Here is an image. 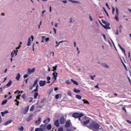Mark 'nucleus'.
<instances>
[{
    "instance_id": "nucleus-1",
    "label": "nucleus",
    "mask_w": 131,
    "mask_h": 131,
    "mask_svg": "<svg viewBox=\"0 0 131 131\" xmlns=\"http://www.w3.org/2000/svg\"><path fill=\"white\" fill-rule=\"evenodd\" d=\"M89 128L93 129V130L94 129H99L100 128V125L98 123L93 122L90 124Z\"/></svg>"
},
{
    "instance_id": "nucleus-2",
    "label": "nucleus",
    "mask_w": 131,
    "mask_h": 131,
    "mask_svg": "<svg viewBox=\"0 0 131 131\" xmlns=\"http://www.w3.org/2000/svg\"><path fill=\"white\" fill-rule=\"evenodd\" d=\"M83 115L82 113H74L72 114V117H74V118H78V120L80 121H81V117H83Z\"/></svg>"
},
{
    "instance_id": "nucleus-3",
    "label": "nucleus",
    "mask_w": 131,
    "mask_h": 131,
    "mask_svg": "<svg viewBox=\"0 0 131 131\" xmlns=\"http://www.w3.org/2000/svg\"><path fill=\"white\" fill-rule=\"evenodd\" d=\"M116 15L115 16V19L116 21H119V18H118V14H119V11H118V8L117 7L116 8Z\"/></svg>"
},
{
    "instance_id": "nucleus-4",
    "label": "nucleus",
    "mask_w": 131,
    "mask_h": 131,
    "mask_svg": "<svg viewBox=\"0 0 131 131\" xmlns=\"http://www.w3.org/2000/svg\"><path fill=\"white\" fill-rule=\"evenodd\" d=\"M38 82V79H37L34 82V84H33V85L30 86V88H29L30 91H32V90H33V88H34V86H35V85L37 84Z\"/></svg>"
},
{
    "instance_id": "nucleus-5",
    "label": "nucleus",
    "mask_w": 131,
    "mask_h": 131,
    "mask_svg": "<svg viewBox=\"0 0 131 131\" xmlns=\"http://www.w3.org/2000/svg\"><path fill=\"white\" fill-rule=\"evenodd\" d=\"M81 123L82 125H86V124H89V123H90L91 120L88 119L86 120V121H83L82 122V120H81Z\"/></svg>"
},
{
    "instance_id": "nucleus-6",
    "label": "nucleus",
    "mask_w": 131,
    "mask_h": 131,
    "mask_svg": "<svg viewBox=\"0 0 131 131\" xmlns=\"http://www.w3.org/2000/svg\"><path fill=\"white\" fill-rule=\"evenodd\" d=\"M52 75L53 76V79H54V81H56V80H57V77H58V73L56 72V71H54Z\"/></svg>"
},
{
    "instance_id": "nucleus-7",
    "label": "nucleus",
    "mask_w": 131,
    "mask_h": 131,
    "mask_svg": "<svg viewBox=\"0 0 131 131\" xmlns=\"http://www.w3.org/2000/svg\"><path fill=\"white\" fill-rule=\"evenodd\" d=\"M39 84L40 86H45L47 84V81L46 80H40L39 82Z\"/></svg>"
},
{
    "instance_id": "nucleus-8",
    "label": "nucleus",
    "mask_w": 131,
    "mask_h": 131,
    "mask_svg": "<svg viewBox=\"0 0 131 131\" xmlns=\"http://www.w3.org/2000/svg\"><path fill=\"white\" fill-rule=\"evenodd\" d=\"M41 123V118H39L37 120H36L35 122V125H39Z\"/></svg>"
},
{
    "instance_id": "nucleus-9",
    "label": "nucleus",
    "mask_w": 131,
    "mask_h": 131,
    "mask_svg": "<svg viewBox=\"0 0 131 131\" xmlns=\"http://www.w3.org/2000/svg\"><path fill=\"white\" fill-rule=\"evenodd\" d=\"M28 111H29V106H28L27 107H26L24 109V110L23 111V114H26L27 113V112H28Z\"/></svg>"
},
{
    "instance_id": "nucleus-10",
    "label": "nucleus",
    "mask_w": 131,
    "mask_h": 131,
    "mask_svg": "<svg viewBox=\"0 0 131 131\" xmlns=\"http://www.w3.org/2000/svg\"><path fill=\"white\" fill-rule=\"evenodd\" d=\"M65 118H64V117H61L59 120L60 124H64L65 123Z\"/></svg>"
},
{
    "instance_id": "nucleus-11",
    "label": "nucleus",
    "mask_w": 131,
    "mask_h": 131,
    "mask_svg": "<svg viewBox=\"0 0 131 131\" xmlns=\"http://www.w3.org/2000/svg\"><path fill=\"white\" fill-rule=\"evenodd\" d=\"M9 113V111L8 110H6L4 112H2L1 114H2V117H5V114H8Z\"/></svg>"
},
{
    "instance_id": "nucleus-12",
    "label": "nucleus",
    "mask_w": 131,
    "mask_h": 131,
    "mask_svg": "<svg viewBox=\"0 0 131 131\" xmlns=\"http://www.w3.org/2000/svg\"><path fill=\"white\" fill-rule=\"evenodd\" d=\"M54 125L56 126L57 127H59L60 126V123L59 122V120H55L54 122Z\"/></svg>"
},
{
    "instance_id": "nucleus-13",
    "label": "nucleus",
    "mask_w": 131,
    "mask_h": 131,
    "mask_svg": "<svg viewBox=\"0 0 131 131\" xmlns=\"http://www.w3.org/2000/svg\"><path fill=\"white\" fill-rule=\"evenodd\" d=\"M51 121V119L50 118H48L46 119H45L43 122V123H45V124H48V123H49V122Z\"/></svg>"
},
{
    "instance_id": "nucleus-14",
    "label": "nucleus",
    "mask_w": 131,
    "mask_h": 131,
    "mask_svg": "<svg viewBox=\"0 0 131 131\" xmlns=\"http://www.w3.org/2000/svg\"><path fill=\"white\" fill-rule=\"evenodd\" d=\"M28 71L30 74H31V73H33V72H34V71H35V68H34L32 69V70L30 69H28Z\"/></svg>"
},
{
    "instance_id": "nucleus-15",
    "label": "nucleus",
    "mask_w": 131,
    "mask_h": 131,
    "mask_svg": "<svg viewBox=\"0 0 131 131\" xmlns=\"http://www.w3.org/2000/svg\"><path fill=\"white\" fill-rule=\"evenodd\" d=\"M102 23H103V24H105V25H106V26H110V24L108 23L107 21H105V20L102 19Z\"/></svg>"
},
{
    "instance_id": "nucleus-16",
    "label": "nucleus",
    "mask_w": 131,
    "mask_h": 131,
    "mask_svg": "<svg viewBox=\"0 0 131 131\" xmlns=\"http://www.w3.org/2000/svg\"><path fill=\"white\" fill-rule=\"evenodd\" d=\"M11 122H13V120H8V121H6V122L4 123V125L7 126V125H8V124H10V123H11Z\"/></svg>"
},
{
    "instance_id": "nucleus-17",
    "label": "nucleus",
    "mask_w": 131,
    "mask_h": 131,
    "mask_svg": "<svg viewBox=\"0 0 131 131\" xmlns=\"http://www.w3.org/2000/svg\"><path fill=\"white\" fill-rule=\"evenodd\" d=\"M65 127H70V122L68 121L66 122Z\"/></svg>"
},
{
    "instance_id": "nucleus-18",
    "label": "nucleus",
    "mask_w": 131,
    "mask_h": 131,
    "mask_svg": "<svg viewBox=\"0 0 131 131\" xmlns=\"http://www.w3.org/2000/svg\"><path fill=\"white\" fill-rule=\"evenodd\" d=\"M20 77H21V75H20V73H18L17 74V76H16V80H20Z\"/></svg>"
},
{
    "instance_id": "nucleus-19",
    "label": "nucleus",
    "mask_w": 131,
    "mask_h": 131,
    "mask_svg": "<svg viewBox=\"0 0 131 131\" xmlns=\"http://www.w3.org/2000/svg\"><path fill=\"white\" fill-rule=\"evenodd\" d=\"M63 41H64L63 40L60 41L59 43L57 42V41H56V45L55 46V48H58V47H59V46L60 45V43H61V42H63Z\"/></svg>"
},
{
    "instance_id": "nucleus-20",
    "label": "nucleus",
    "mask_w": 131,
    "mask_h": 131,
    "mask_svg": "<svg viewBox=\"0 0 131 131\" xmlns=\"http://www.w3.org/2000/svg\"><path fill=\"white\" fill-rule=\"evenodd\" d=\"M37 97H38V93L35 92L34 94V99H37Z\"/></svg>"
},
{
    "instance_id": "nucleus-21",
    "label": "nucleus",
    "mask_w": 131,
    "mask_h": 131,
    "mask_svg": "<svg viewBox=\"0 0 131 131\" xmlns=\"http://www.w3.org/2000/svg\"><path fill=\"white\" fill-rule=\"evenodd\" d=\"M60 96L62 97V94H57L55 95V99H56V100H58V99H59V97Z\"/></svg>"
},
{
    "instance_id": "nucleus-22",
    "label": "nucleus",
    "mask_w": 131,
    "mask_h": 131,
    "mask_svg": "<svg viewBox=\"0 0 131 131\" xmlns=\"http://www.w3.org/2000/svg\"><path fill=\"white\" fill-rule=\"evenodd\" d=\"M74 93H76V94H78L80 93V91L79 90H77L76 89H74L73 90Z\"/></svg>"
},
{
    "instance_id": "nucleus-23",
    "label": "nucleus",
    "mask_w": 131,
    "mask_h": 131,
    "mask_svg": "<svg viewBox=\"0 0 131 131\" xmlns=\"http://www.w3.org/2000/svg\"><path fill=\"white\" fill-rule=\"evenodd\" d=\"M11 84H12V80H9L8 83L6 84L7 88H9Z\"/></svg>"
},
{
    "instance_id": "nucleus-24",
    "label": "nucleus",
    "mask_w": 131,
    "mask_h": 131,
    "mask_svg": "<svg viewBox=\"0 0 131 131\" xmlns=\"http://www.w3.org/2000/svg\"><path fill=\"white\" fill-rule=\"evenodd\" d=\"M71 81L73 82L74 84H75L76 85H78V82H76V81L73 80V79H72Z\"/></svg>"
},
{
    "instance_id": "nucleus-25",
    "label": "nucleus",
    "mask_w": 131,
    "mask_h": 131,
    "mask_svg": "<svg viewBox=\"0 0 131 131\" xmlns=\"http://www.w3.org/2000/svg\"><path fill=\"white\" fill-rule=\"evenodd\" d=\"M27 99L28 100L29 103H31L32 101H33V98L32 97L28 98Z\"/></svg>"
},
{
    "instance_id": "nucleus-26",
    "label": "nucleus",
    "mask_w": 131,
    "mask_h": 131,
    "mask_svg": "<svg viewBox=\"0 0 131 131\" xmlns=\"http://www.w3.org/2000/svg\"><path fill=\"white\" fill-rule=\"evenodd\" d=\"M31 43V38H29L28 42V43H27L28 47H29L30 46Z\"/></svg>"
},
{
    "instance_id": "nucleus-27",
    "label": "nucleus",
    "mask_w": 131,
    "mask_h": 131,
    "mask_svg": "<svg viewBox=\"0 0 131 131\" xmlns=\"http://www.w3.org/2000/svg\"><path fill=\"white\" fill-rule=\"evenodd\" d=\"M7 102H8V100L5 99V100L3 101V102H2L1 104H2V105H6V104H7Z\"/></svg>"
},
{
    "instance_id": "nucleus-28",
    "label": "nucleus",
    "mask_w": 131,
    "mask_h": 131,
    "mask_svg": "<svg viewBox=\"0 0 131 131\" xmlns=\"http://www.w3.org/2000/svg\"><path fill=\"white\" fill-rule=\"evenodd\" d=\"M76 99H78V100H81V98L82 97L80 95H76Z\"/></svg>"
},
{
    "instance_id": "nucleus-29",
    "label": "nucleus",
    "mask_w": 131,
    "mask_h": 131,
    "mask_svg": "<svg viewBox=\"0 0 131 131\" xmlns=\"http://www.w3.org/2000/svg\"><path fill=\"white\" fill-rule=\"evenodd\" d=\"M102 65L105 68H107V69L109 68V66H108V64L106 63H102Z\"/></svg>"
},
{
    "instance_id": "nucleus-30",
    "label": "nucleus",
    "mask_w": 131,
    "mask_h": 131,
    "mask_svg": "<svg viewBox=\"0 0 131 131\" xmlns=\"http://www.w3.org/2000/svg\"><path fill=\"white\" fill-rule=\"evenodd\" d=\"M47 129H48V130H50V129H52V125L51 124H49L47 126Z\"/></svg>"
},
{
    "instance_id": "nucleus-31",
    "label": "nucleus",
    "mask_w": 131,
    "mask_h": 131,
    "mask_svg": "<svg viewBox=\"0 0 131 131\" xmlns=\"http://www.w3.org/2000/svg\"><path fill=\"white\" fill-rule=\"evenodd\" d=\"M34 107L35 106L34 105H32L30 107V111L31 112L32 111H34Z\"/></svg>"
},
{
    "instance_id": "nucleus-32",
    "label": "nucleus",
    "mask_w": 131,
    "mask_h": 131,
    "mask_svg": "<svg viewBox=\"0 0 131 131\" xmlns=\"http://www.w3.org/2000/svg\"><path fill=\"white\" fill-rule=\"evenodd\" d=\"M47 83H51V81H50L51 80V77H47Z\"/></svg>"
},
{
    "instance_id": "nucleus-33",
    "label": "nucleus",
    "mask_w": 131,
    "mask_h": 131,
    "mask_svg": "<svg viewBox=\"0 0 131 131\" xmlns=\"http://www.w3.org/2000/svg\"><path fill=\"white\" fill-rule=\"evenodd\" d=\"M67 94L68 95V96H69L70 97L72 96V94H71V91H68Z\"/></svg>"
},
{
    "instance_id": "nucleus-34",
    "label": "nucleus",
    "mask_w": 131,
    "mask_h": 131,
    "mask_svg": "<svg viewBox=\"0 0 131 131\" xmlns=\"http://www.w3.org/2000/svg\"><path fill=\"white\" fill-rule=\"evenodd\" d=\"M70 2L73 3V4H79V2H78V1H73V0H70Z\"/></svg>"
},
{
    "instance_id": "nucleus-35",
    "label": "nucleus",
    "mask_w": 131,
    "mask_h": 131,
    "mask_svg": "<svg viewBox=\"0 0 131 131\" xmlns=\"http://www.w3.org/2000/svg\"><path fill=\"white\" fill-rule=\"evenodd\" d=\"M35 131H43V129L40 128H36Z\"/></svg>"
},
{
    "instance_id": "nucleus-36",
    "label": "nucleus",
    "mask_w": 131,
    "mask_h": 131,
    "mask_svg": "<svg viewBox=\"0 0 131 131\" xmlns=\"http://www.w3.org/2000/svg\"><path fill=\"white\" fill-rule=\"evenodd\" d=\"M83 102H84V104H90V102H89V101H88L86 99H83Z\"/></svg>"
},
{
    "instance_id": "nucleus-37",
    "label": "nucleus",
    "mask_w": 131,
    "mask_h": 131,
    "mask_svg": "<svg viewBox=\"0 0 131 131\" xmlns=\"http://www.w3.org/2000/svg\"><path fill=\"white\" fill-rule=\"evenodd\" d=\"M21 98H23L24 100H26V98H27V96H26V94H23L21 96Z\"/></svg>"
},
{
    "instance_id": "nucleus-38",
    "label": "nucleus",
    "mask_w": 131,
    "mask_h": 131,
    "mask_svg": "<svg viewBox=\"0 0 131 131\" xmlns=\"http://www.w3.org/2000/svg\"><path fill=\"white\" fill-rule=\"evenodd\" d=\"M38 92V89L36 88L35 89L33 90L32 93H37Z\"/></svg>"
},
{
    "instance_id": "nucleus-39",
    "label": "nucleus",
    "mask_w": 131,
    "mask_h": 131,
    "mask_svg": "<svg viewBox=\"0 0 131 131\" xmlns=\"http://www.w3.org/2000/svg\"><path fill=\"white\" fill-rule=\"evenodd\" d=\"M18 129L20 131H23L24 130V127L23 126H21L20 127L18 128Z\"/></svg>"
},
{
    "instance_id": "nucleus-40",
    "label": "nucleus",
    "mask_w": 131,
    "mask_h": 131,
    "mask_svg": "<svg viewBox=\"0 0 131 131\" xmlns=\"http://www.w3.org/2000/svg\"><path fill=\"white\" fill-rule=\"evenodd\" d=\"M102 26L104 27V28L105 29H111V28L108 27V26H107V25H106V26L102 25Z\"/></svg>"
},
{
    "instance_id": "nucleus-41",
    "label": "nucleus",
    "mask_w": 131,
    "mask_h": 131,
    "mask_svg": "<svg viewBox=\"0 0 131 131\" xmlns=\"http://www.w3.org/2000/svg\"><path fill=\"white\" fill-rule=\"evenodd\" d=\"M15 102H16V103H15V105H16V106H19V104H20V102L17 100V99L15 100Z\"/></svg>"
},
{
    "instance_id": "nucleus-42",
    "label": "nucleus",
    "mask_w": 131,
    "mask_h": 131,
    "mask_svg": "<svg viewBox=\"0 0 131 131\" xmlns=\"http://www.w3.org/2000/svg\"><path fill=\"white\" fill-rule=\"evenodd\" d=\"M15 53H16V51H14V52H12L11 54V57L13 58L14 57V55H15Z\"/></svg>"
},
{
    "instance_id": "nucleus-43",
    "label": "nucleus",
    "mask_w": 131,
    "mask_h": 131,
    "mask_svg": "<svg viewBox=\"0 0 131 131\" xmlns=\"http://www.w3.org/2000/svg\"><path fill=\"white\" fill-rule=\"evenodd\" d=\"M121 50L122 52H123V53L124 54V55H125V50H124V49H123V48H121Z\"/></svg>"
},
{
    "instance_id": "nucleus-44",
    "label": "nucleus",
    "mask_w": 131,
    "mask_h": 131,
    "mask_svg": "<svg viewBox=\"0 0 131 131\" xmlns=\"http://www.w3.org/2000/svg\"><path fill=\"white\" fill-rule=\"evenodd\" d=\"M114 12H115V8L114 7H112V14L114 15Z\"/></svg>"
},
{
    "instance_id": "nucleus-45",
    "label": "nucleus",
    "mask_w": 131,
    "mask_h": 131,
    "mask_svg": "<svg viewBox=\"0 0 131 131\" xmlns=\"http://www.w3.org/2000/svg\"><path fill=\"white\" fill-rule=\"evenodd\" d=\"M66 83L67 84H71V81H70V80H67Z\"/></svg>"
},
{
    "instance_id": "nucleus-46",
    "label": "nucleus",
    "mask_w": 131,
    "mask_h": 131,
    "mask_svg": "<svg viewBox=\"0 0 131 131\" xmlns=\"http://www.w3.org/2000/svg\"><path fill=\"white\" fill-rule=\"evenodd\" d=\"M53 71H56V70H57V66H56L55 67H53Z\"/></svg>"
},
{
    "instance_id": "nucleus-47",
    "label": "nucleus",
    "mask_w": 131,
    "mask_h": 131,
    "mask_svg": "<svg viewBox=\"0 0 131 131\" xmlns=\"http://www.w3.org/2000/svg\"><path fill=\"white\" fill-rule=\"evenodd\" d=\"M33 116V114H30L29 116V118L31 119V118Z\"/></svg>"
},
{
    "instance_id": "nucleus-48",
    "label": "nucleus",
    "mask_w": 131,
    "mask_h": 131,
    "mask_svg": "<svg viewBox=\"0 0 131 131\" xmlns=\"http://www.w3.org/2000/svg\"><path fill=\"white\" fill-rule=\"evenodd\" d=\"M20 97H21V95H17V96H16V99H17V100H20Z\"/></svg>"
},
{
    "instance_id": "nucleus-49",
    "label": "nucleus",
    "mask_w": 131,
    "mask_h": 131,
    "mask_svg": "<svg viewBox=\"0 0 131 131\" xmlns=\"http://www.w3.org/2000/svg\"><path fill=\"white\" fill-rule=\"evenodd\" d=\"M58 131H63V127H60L58 128Z\"/></svg>"
},
{
    "instance_id": "nucleus-50",
    "label": "nucleus",
    "mask_w": 131,
    "mask_h": 131,
    "mask_svg": "<svg viewBox=\"0 0 131 131\" xmlns=\"http://www.w3.org/2000/svg\"><path fill=\"white\" fill-rule=\"evenodd\" d=\"M20 92L19 91V90H16V92H14V94H20Z\"/></svg>"
},
{
    "instance_id": "nucleus-51",
    "label": "nucleus",
    "mask_w": 131,
    "mask_h": 131,
    "mask_svg": "<svg viewBox=\"0 0 131 131\" xmlns=\"http://www.w3.org/2000/svg\"><path fill=\"white\" fill-rule=\"evenodd\" d=\"M49 40H50V38H46L45 39V41H46V42H48V41H49Z\"/></svg>"
},
{
    "instance_id": "nucleus-52",
    "label": "nucleus",
    "mask_w": 131,
    "mask_h": 131,
    "mask_svg": "<svg viewBox=\"0 0 131 131\" xmlns=\"http://www.w3.org/2000/svg\"><path fill=\"white\" fill-rule=\"evenodd\" d=\"M27 77H28V74H26L24 76V78H27Z\"/></svg>"
},
{
    "instance_id": "nucleus-53",
    "label": "nucleus",
    "mask_w": 131,
    "mask_h": 131,
    "mask_svg": "<svg viewBox=\"0 0 131 131\" xmlns=\"http://www.w3.org/2000/svg\"><path fill=\"white\" fill-rule=\"evenodd\" d=\"M31 38H32V41H33V39H34V37H33V35L31 36Z\"/></svg>"
},
{
    "instance_id": "nucleus-54",
    "label": "nucleus",
    "mask_w": 131,
    "mask_h": 131,
    "mask_svg": "<svg viewBox=\"0 0 131 131\" xmlns=\"http://www.w3.org/2000/svg\"><path fill=\"white\" fill-rule=\"evenodd\" d=\"M126 122H127L128 123H129V124H131V121H129V120H126Z\"/></svg>"
},
{
    "instance_id": "nucleus-55",
    "label": "nucleus",
    "mask_w": 131,
    "mask_h": 131,
    "mask_svg": "<svg viewBox=\"0 0 131 131\" xmlns=\"http://www.w3.org/2000/svg\"><path fill=\"white\" fill-rule=\"evenodd\" d=\"M102 36L104 38V39H106V36L105 35V34H102Z\"/></svg>"
},
{
    "instance_id": "nucleus-56",
    "label": "nucleus",
    "mask_w": 131,
    "mask_h": 131,
    "mask_svg": "<svg viewBox=\"0 0 131 131\" xmlns=\"http://www.w3.org/2000/svg\"><path fill=\"white\" fill-rule=\"evenodd\" d=\"M90 77H91L92 80H94L95 79V78H94V76H90Z\"/></svg>"
},
{
    "instance_id": "nucleus-57",
    "label": "nucleus",
    "mask_w": 131,
    "mask_h": 131,
    "mask_svg": "<svg viewBox=\"0 0 131 131\" xmlns=\"http://www.w3.org/2000/svg\"><path fill=\"white\" fill-rule=\"evenodd\" d=\"M45 101H46V99H42L41 100V103H44V102H45Z\"/></svg>"
},
{
    "instance_id": "nucleus-58",
    "label": "nucleus",
    "mask_w": 131,
    "mask_h": 131,
    "mask_svg": "<svg viewBox=\"0 0 131 131\" xmlns=\"http://www.w3.org/2000/svg\"><path fill=\"white\" fill-rule=\"evenodd\" d=\"M90 21H93V17H92L91 16H90Z\"/></svg>"
},
{
    "instance_id": "nucleus-59",
    "label": "nucleus",
    "mask_w": 131,
    "mask_h": 131,
    "mask_svg": "<svg viewBox=\"0 0 131 131\" xmlns=\"http://www.w3.org/2000/svg\"><path fill=\"white\" fill-rule=\"evenodd\" d=\"M103 11L105 13H107V11L106 10V9H105V8H103Z\"/></svg>"
},
{
    "instance_id": "nucleus-60",
    "label": "nucleus",
    "mask_w": 131,
    "mask_h": 131,
    "mask_svg": "<svg viewBox=\"0 0 131 131\" xmlns=\"http://www.w3.org/2000/svg\"><path fill=\"white\" fill-rule=\"evenodd\" d=\"M53 30L54 31L55 34H56V33L57 32V30H56V29L55 28H53Z\"/></svg>"
},
{
    "instance_id": "nucleus-61",
    "label": "nucleus",
    "mask_w": 131,
    "mask_h": 131,
    "mask_svg": "<svg viewBox=\"0 0 131 131\" xmlns=\"http://www.w3.org/2000/svg\"><path fill=\"white\" fill-rule=\"evenodd\" d=\"M88 118V117H84L82 119L84 120H86V119Z\"/></svg>"
},
{
    "instance_id": "nucleus-62",
    "label": "nucleus",
    "mask_w": 131,
    "mask_h": 131,
    "mask_svg": "<svg viewBox=\"0 0 131 131\" xmlns=\"http://www.w3.org/2000/svg\"><path fill=\"white\" fill-rule=\"evenodd\" d=\"M58 88H54V91H55V92H56V91H58Z\"/></svg>"
},
{
    "instance_id": "nucleus-63",
    "label": "nucleus",
    "mask_w": 131,
    "mask_h": 131,
    "mask_svg": "<svg viewBox=\"0 0 131 131\" xmlns=\"http://www.w3.org/2000/svg\"><path fill=\"white\" fill-rule=\"evenodd\" d=\"M52 54L53 57H54V52H50V55H52Z\"/></svg>"
},
{
    "instance_id": "nucleus-64",
    "label": "nucleus",
    "mask_w": 131,
    "mask_h": 131,
    "mask_svg": "<svg viewBox=\"0 0 131 131\" xmlns=\"http://www.w3.org/2000/svg\"><path fill=\"white\" fill-rule=\"evenodd\" d=\"M0 92H1V93L3 92V88H0Z\"/></svg>"
}]
</instances>
